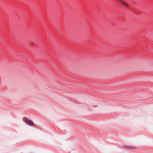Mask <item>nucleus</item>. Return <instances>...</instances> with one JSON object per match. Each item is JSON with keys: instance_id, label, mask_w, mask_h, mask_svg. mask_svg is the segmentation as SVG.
<instances>
[{"instance_id": "nucleus-1", "label": "nucleus", "mask_w": 153, "mask_h": 153, "mask_svg": "<svg viewBox=\"0 0 153 153\" xmlns=\"http://www.w3.org/2000/svg\"><path fill=\"white\" fill-rule=\"evenodd\" d=\"M117 1L119 4H121L123 6L127 7H129V5L127 3L123 0H116Z\"/></svg>"}, {"instance_id": "nucleus-2", "label": "nucleus", "mask_w": 153, "mask_h": 153, "mask_svg": "<svg viewBox=\"0 0 153 153\" xmlns=\"http://www.w3.org/2000/svg\"><path fill=\"white\" fill-rule=\"evenodd\" d=\"M25 122L27 123V124L30 126H33L34 125L33 122L31 120L26 119L25 120Z\"/></svg>"}]
</instances>
